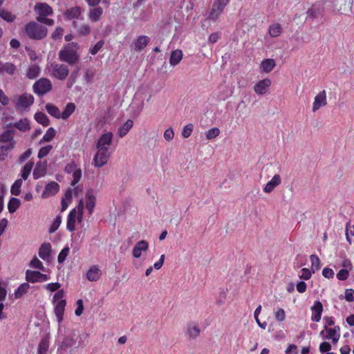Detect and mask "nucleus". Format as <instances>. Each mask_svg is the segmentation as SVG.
<instances>
[{"instance_id": "f257e3e1", "label": "nucleus", "mask_w": 354, "mask_h": 354, "mask_svg": "<svg viewBox=\"0 0 354 354\" xmlns=\"http://www.w3.org/2000/svg\"><path fill=\"white\" fill-rule=\"evenodd\" d=\"M96 198L92 192H87L84 199L80 200L76 207L73 208L68 215L67 221H82L88 218L93 213Z\"/></svg>"}, {"instance_id": "f03ea898", "label": "nucleus", "mask_w": 354, "mask_h": 354, "mask_svg": "<svg viewBox=\"0 0 354 354\" xmlns=\"http://www.w3.org/2000/svg\"><path fill=\"white\" fill-rule=\"evenodd\" d=\"M79 46L77 43H70L64 46L59 52V59L69 64L75 63L79 59L77 50Z\"/></svg>"}, {"instance_id": "7ed1b4c3", "label": "nucleus", "mask_w": 354, "mask_h": 354, "mask_svg": "<svg viewBox=\"0 0 354 354\" xmlns=\"http://www.w3.org/2000/svg\"><path fill=\"white\" fill-rule=\"evenodd\" d=\"M26 35L32 39H41L47 35L48 29L35 21L28 22L24 27Z\"/></svg>"}, {"instance_id": "20e7f679", "label": "nucleus", "mask_w": 354, "mask_h": 354, "mask_svg": "<svg viewBox=\"0 0 354 354\" xmlns=\"http://www.w3.org/2000/svg\"><path fill=\"white\" fill-rule=\"evenodd\" d=\"M49 75L59 80H64L68 75L69 70L66 65L62 64H52L48 66Z\"/></svg>"}, {"instance_id": "39448f33", "label": "nucleus", "mask_w": 354, "mask_h": 354, "mask_svg": "<svg viewBox=\"0 0 354 354\" xmlns=\"http://www.w3.org/2000/svg\"><path fill=\"white\" fill-rule=\"evenodd\" d=\"M82 192V189L79 186L68 188L63 194L61 200V212H64L73 201V196H77Z\"/></svg>"}, {"instance_id": "423d86ee", "label": "nucleus", "mask_w": 354, "mask_h": 354, "mask_svg": "<svg viewBox=\"0 0 354 354\" xmlns=\"http://www.w3.org/2000/svg\"><path fill=\"white\" fill-rule=\"evenodd\" d=\"M113 135L110 131L103 133L97 139L95 145V149L102 151H111L110 147L112 144Z\"/></svg>"}, {"instance_id": "0eeeda50", "label": "nucleus", "mask_w": 354, "mask_h": 354, "mask_svg": "<svg viewBox=\"0 0 354 354\" xmlns=\"http://www.w3.org/2000/svg\"><path fill=\"white\" fill-rule=\"evenodd\" d=\"M228 3L229 0H214L209 12L208 18L213 21L216 20L221 16Z\"/></svg>"}, {"instance_id": "6e6552de", "label": "nucleus", "mask_w": 354, "mask_h": 354, "mask_svg": "<svg viewBox=\"0 0 354 354\" xmlns=\"http://www.w3.org/2000/svg\"><path fill=\"white\" fill-rule=\"evenodd\" d=\"M111 155V151L96 149V152L93 158V166L97 168L104 166L108 162Z\"/></svg>"}, {"instance_id": "1a4fd4ad", "label": "nucleus", "mask_w": 354, "mask_h": 354, "mask_svg": "<svg viewBox=\"0 0 354 354\" xmlns=\"http://www.w3.org/2000/svg\"><path fill=\"white\" fill-rule=\"evenodd\" d=\"M271 85L272 80L266 77L257 81L253 86V90L257 95H264L269 93Z\"/></svg>"}, {"instance_id": "9d476101", "label": "nucleus", "mask_w": 354, "mask_h": 354, "mask_svg": "<svg viewBox=\"0 0 354 354\" xmlns=\"http://www.w3.org/2000/svg\"><path fill=\"white\" fill-rule=\"evenodd\" d=\"M51 89V82L47 78H41L33 84L34 92L39 95H44Z\"/></svg>"}, {"instance_id": "9b49d317", "label": "nucleus", "mask_w": 354, "mask_h": 354, "mask_svg": "<svg viewBox=\"0 0 354 354\" xmlns=\"http://www.w3.org/2000/svg\"><path fill=\"white\" fill-rule=\"evenodd\" d=\"M1 150L13 149L16 142L14 140L13 133L11 131H6L0 135Z\"/></svg>"}, {"instance_id": "f8f14e48", "label": "nucleus", "mask_w": 354, "mask_h": 354, "mask_svg": "<svg viewBox=\"0 0 354 354\" xmlns=\"http://www.w3.org/2000/svg\"><path fill=\"white\" fill-rule=\"evenodd\" d=\"M327 104V94L325 90H322L317 93L313 98L312 104V111L317 112L320 109L324 107Z\"/></svg>"}, {"instance_id": "ddd939ff", "label": "nucleus", "mask_w": 354, "mask_h": 354, "mask_svg": "<svg viewBox=\"0 0 354 354\" xmlns=\"http://www.w3.org/2000/svg\"><path fill=\"white\" fill-rule=\"evenodd\" d=\"M25 279L28 283L44 282L49 279L47 274H43L39 271L27 270Z\"/></svg>"}, {"instance_id": "4468645a", "label": "nucleus", "mask_w": 354, "mask_h": 354, "mask_svg": "<svg viewBox=\"0 0 354 354\" xmlns=\"http://www.w3.org/2000/svg\"><path fill=\"white\" fill-rule=\"evenodd\" d=\"M34 102V97L30 94H23L15 100L16 108L19 110H24L30 106Z\"/></svg>"}, {"instance_id": "2eb2a0df", "label": "nucleus", "mask_w": 354, "mask_h": 354, "mask_svg": "<svg viewBox=\"0 0 354 354\" xmlns=\"http://www.w3.org/2000/svg\"><path fill=\"white\" fill-rule=\"evenodd\" d=\"M65 171L72 175L71 185L73 187L75 186L82 178L81 169L75 164L70 163L66 166Z\"/></svg>"}, {"instance_id": "dca6fc26", "label": "nucleus", "mask_w": 354, "mask_h": 354, "mask_svg": "<svg viewBox=\"0 0 354 354\" xmlns=\"http://www.w3.org/2000/svg\"><path fill=\"white\" fill-rule=\"evenodd\" d=\"M60 189L59 184L56 182L52 181L46 185L41 193V197L46 199L56 195Z\"/></svg>"}, {"instance_id": "f3484780", "label": "nucleus", "mask_w": 354, "mask_h": 354, "mask_svg": "<svg viewBox=\"0 0 354 354\" xmlns=\"http://www.w3.org/2000/svg\"><path fill=\"white\" fill-rule=\"evenodd\" d=\"M34 10L37 15V17H48L51 15L53 12V8L45 3H36Z\"/></svg>"}, {"instance_id": "a211bd4d", "label": "nucleus", "mask_w": 354, "mask_h": 354, "mask_svg": "<svg viewBox=\"0 0 354 354\" xmlns=\"http://www.w3.org/2000/svg\"><path fill=\"white\" fill-rule=\"evenodd\" d=\"M281 183V177L279 174H275L263 187L266 194L272 193Z\"/></svg>"}, {"instance_id": "6ab92c4d", "label": "nucleus", "mask_w": 354, "mask_h": 354, "mask_svg": "<svg viewBox=\"0 0 354 354\" xmlns=\"http://www.w3.org/2000/svg\"><path fill=\"white\" fill-rule=\"evenodd\" d=\"M103 13L104 10L102 8L95 6L89 10L88 19L92 23L97 22L102 19Z\"/></svg>"}, {"instance_id": "aec40b11", "label": "nucleus", "mask_w": 354, "mask_h": 354, "mask_svg": "<svg viewBox=\"0 0 354 354\" xmlns=\"http://www.w3.org/2000/svg\"><path fill=\"white\" fill-rule=\"evenodd\" d=\"M276 66V62L271 58L264 59L259 65V72L261 73L268 74L270 73Z\"/></svg>"}, {"instance_id": "412c9836", "label": "nucleus", "mask_w": 354, "mask_h": 354, "mask_svg": "<svg viewBox=\"0 0 354 354\" xmlns=\"http://www.w3.org/2000/svg\"><path fill=\"white\" fill-rule=\"evenodd\" d=\"M312 316L311 319L313 322H319L322 318L323 312V305L319 301H315L313 306L311 307Z\"/></svg>"}, {"instance_id": "4be33fe9", "label": "nucleus", "mask_w": 354, "mask_h": 354, "mask_svg": "<svg viewBox=\"0 0 354 354\" xmlns=\"http://www.w3.org/2000/svg\"><path fill=\"white\" fill-rule=\"evenodd\" d=\"M149 248V243L146 241H140L135 245L133 248L132 254L134 258H140L142 252H145Z\"/></svg>"}, {"instance_id": "5701e85b", "label": "nucleus", "mask_w": 354, "mask_h": 354, "mask_svg": "<svg viewBox=\"0 0 354 354\" xmlns=\"http://www.w3.org/2000/svg\"><path fill=\"white\" fill-rule=\"evenodd\" d=\"M66 306V301L61 299L55 303L54 312L56 315L58 323H61L63 320L64 313Z\"/></svg>"}, {"instance_id": "b1692460", "label": "nucleus", "mask_w": 354, "mask_h": 354, "mask_svg": "<svg viewBox=\"0 0 354 354\" xmlns=\"http://www.w3.org/2000/svg\"><path fill=\"white\" fill-rule=\"evenodd\" d=\"M324 330L320 332V335L326 339H330L335 336H340V327L335 326L333 328L324 326Z\"/></svg>"}, {"instance_id": "393cba45", "label": "nucleus", "mask_w": 354, "mask_h": 354, "mask_svg": "<svg viewBox=\"0 0 354 354\" xmlns=\"http://www.w3.org/2000/svg\"><path fill=\"white\" fill-rule=\"evenodd\" d=\"M150 41L149 37L145 35H140L133 42V48L135 50L140 51L145 48Z\"/></svg>"}, {"instance_id": "a878e982", "label": "nucleus", "mask_w": 354, "mask_h": 354, "mask_svg": "<svg viewBox=\"0 0 354 354\" xmlns=\"http://www.w3.org/2000/svg\"><path fill=\"white\" fill-rule=\"evenodd\" d=\"M51 245L50 243H44L39 249V257L44 261L48 260L50 257Z\"/></svg>"}, {"instance_id": "bb28decb", "label": "nucleus", "mask_w": 354, "mask_h": 354, "mask_svg": "<svg viewBox=\"0 0 354 354\" xmlns=\"http://www.w3.org/2000/svg\"><path fill=\"white\" fill-rule=\"evenodd\" d=\"M102 275V272L97 266H93L88 270L86 278L89 281H97Z\"/></svg>"}, {"instance_id": "cd10ccee", "label": "nucleus", "mask_w": 354, "mask_h": 354, "mask_svg": "<svg viewBox=\"0 0 354 354\" xmlns=\"http://www.w3.org/2000/svg\"><path fill=\"white\" fill-rule=\"evenodd\" d=\"M183 57V53L181 50L176 49L172 50L169 58V64L171 66L178 65L181 62Z\"/></svg>"}, {"instance_id": "c85d7f7f", "label": "nucleus", "mask_w": 354, "mask_h": 354, "mask_svg": "<svg viewBox=\"0 0 354 354\" xmlns=\"http://www.w3.org/2000/svg\"><path fill=\"white\" fill-rule=\"evenodd\" d=\"M201 330L196 324L190 322L187 324V334L190 339H196L198 336H199Z\"/></svg>"}, {"instance_id": "c756f323", "label": "nucleus", "mask_w": 354, "mask_h": 354, "mask_svg": "<svg viewBox=\"0 0 354 354\" xmlns=\"http://www.w3.org/2000/svg\"><path fill=\"white\" fill-rule=\"evenodd\" d=\"M46 164L41 161L37 163L36 167L33 171V177L35 179H38L46 174Z\"/></svg>"}, {"instance_id": "7c9ffc66", "label": "nucleus", "mask_w": 354, "mask_h": 354, "mask_svg": "<svg viewBox=\"0 0 354 354\" xmlns=\"http://www.w3.org/2000/svg\"><path fill=\"white\" fill-rule=\"evenodd\" d=\"M133 125L132 120H128L118 130L119 137L122 138L126 136Z\"/></svg>"}, {"instance_id": "2f4dec72", "label": "nucleus", "mask_w": 354, "mask_h": 354, "mask_svg": "<svg viewBox=\"0 0 354 354\" xmlns=\"http://www.w3.org/2000/svg\"><path fill=\"white\" fill-rule=\"evenodd\" d=\"M13 127L23 132L28 131L30 129V122L27 118H22L18 122H16L13 124Z\"/></svg>"}, {"instance_id": "473e14b6", "label": "nucleus", "mask_w": 354, "mask_h": 354, "mask_svg": "<svg viewBox=\"0 0 354 354\" xmlns=\"http://www.w3.org/2000/svg\"><path fill=\"white\" fill-rule=\"evenodd\" d=\"M0 17L6 21L11 23L15 20L16 15L3 8H0Z\"/></svg>"}, {"instance_id": "72a5a7b5", "label": "nucleus", "mask_w": 354, "mask_h": 354, "mask_svg": "<svg viewBox=\"0 0 354 354\" xmlns=\"http://www.w3.org/2000/svg\"><path fill=\"white\" fill-rule=\"evenodd\" d=\"M82 14V9L80 7H73L68 9L65 15L68 19H79Z\"/></svg>"}, {"instance_id": "f704fd0d", "label": "nucleus", "mask_w": 354, "mask_h": 354, "mask_svg": "<svg viewBox=\"0 0 354 354\" xmlns=\"http://www.w3.org/2000/svg\"><path fill=\"white\" fill-rule=\"evenodd\" d=\"M282 32L281 26L278 23H274L269 26L268 33L272 37H279Z\"/></svg>"}, {"instance_id": "c9c22d12", "label": "nucleus", "mask_w": 354, "mask_h": 354, "mask_svg": "<svg viewBox=\"0 0 354 354\" xmlns=\"http://www.w3.org/2000/svg\"><path fill=\"white\" fill-rule=\"evenodd\" d=\"M75 105L73 103H68L64 111L61 113V118L63 120L68 119L75 111Z\"/></svg>"}, {"instance_id": "e433bc0d", "label": "nucleus", "mask_w": 354, "mask_h": 354, "mask_svg": "<svg viewBox=\"0 0 354 354\" xmlns=\"http://www.w3.org/2000/svg\"><path fill=\"white\" fill-rule=\"evenodd\" d=\"M30 288V285L28 283H21L18 288L15 291V297L16 299H19V298H21L23 297V295L24 294H26L28 289Z\"/></svg>"}, {"instance_id": "4c0bfd02", "label": "nucleus", "mask_w": 354, "mask_h": 354, "mask_svg": "<svg viewBox=\"0 0 354 354\" xmlns=\"http://www.w3.org/2000/svg\"><path fill=\"white\" fill-rule=\"evenodd\" d=\"M75 345L76 339L73 337H66L61 343L60 348L62 350H66L73 346L77 347Z\"/></svg>"}, {"instance_id": "58836bf2", "label": "nucleus", "mask_w": 354, "mask_h": 354, "mask_svg": "<svg viewBox=\"0 0 354 354\" xmlns=\"http://www.w3.org/2000/svg\"><path fill=\"white\" fill-rule=\"evenodd\" d=\"M15 66L10 63L3 64L0 62V74L8 73L12 75L15 71Z\"/></svg>"}, {"instance_id": "ea45409f", "label": "nucleus", "mask_w": 354, "mask_h": 354, "mask_svg": "<svg viewBox=\"0 0 354 354\" xmlns=\"http://www.w3.org/2000/svg\"><path fill=\"white\" fill-rule=\"evenodd\" d=\"M323 12V8L319 5H313L307 12L308 17L315 18L321 15Z\"/></svg>"}, {"instance_id": "a19ab883", "label": "nucleus", "mask_w": 354, "mask_h": 354, "mask_svg": "<svg viewBox=\"0 0 354 354\" xmlns=\"http://www.w3.org/2000/svg\"><path fill=\"white\" fill-rule=\"evenodd\" d=\"M46 110L53 117L57 119L61 118V112L56 106L52 104H47L46 105Z\"/></svg>"}, {"instance_id": "79ce46f5", "label": "nucleus", "mask_w": 354, "mask_h": 354, "mask_svg": "<svg viewBox=\"0 0 354 354\" xmlns=\"http://www.w3.org/2000/svg\"><path fill=\"white\" fill-rule=\"evenodd\" d=\"M73 26L77 28V31L80 35H88L91 32V27L86 24H84L80 27H77V22L74 21Z\"/></svg>"}, {"instance_id": "37998d69", "label": "nucleus", "mask_w": 354, "mask_h": 354, "mask_svg": "<svg viewBox=\"0 0 354 354\" xmlns=\"http://www.w3.org/2000/svg\"><path fill=\"white\" fill-rule=\"evenodd\" d=\"M40 73V68L37 64H33L29 67L26 72V76L29 79L37 77Z\"/></svg>"}, {"instance_id": "c03bdc74", "label": "nucleus", "mask_w": 354, "mask_h": 354, "mask_svg": "<svg viewBox=\"0 0 354 354\" xmlns=\"http://www.w3.org/2000/svg\"><path fill=\"white\" fill-rule=\"evenodd\" d=\"M55 136V130L53 127H50L46 131V133L41 138L39 142V144H42L44 142H50Z\"/></svg>"}, {"instance_id": "a18cd8bd", "label": "nucleus", "mask_w": 354, "mask_h": 354, "mask_svg": "<svg viewBox=\"0 0 354 354\" xmlns=\"http://www.w3.org/2000/svg\"><path fill=\"white\" fill-rule=\"evenodd\" d=\"M34 118L38 123L42 124L43 126H48L49 124V120L47 115L44 113H36Z\"/></svg>"}, {"instance_id": "49530a36", "label": "nucleus", "mask_w": 354, "mask_h": 354, "mask_svg": "<svg viewBox=\"0 0 354 354\" xmlns=\"http://www.w3.org/2000/svg\"><path fill=\"white\" fill-rule=\"evenodd\" d=\"M49 347V342L46 338H42L39 344L38 354H46Z\"/></svg>"}, {"instance_id": "de8ad7c7", "label": "nucleus", "mask_w": 354, "mask_h": 354, "mask_svg": "<svg viewBox=\"0 0 354 354\" xmlns=\"http://www.w3.org/2000/svg\"><path fill=\"white\" fill-rule=\"evenodd\" d=\"M22 183V179H18L13 183L10 189V192L12 195L18 196L20 194Z\"/></svg>"}, {"instance_id": "09e8293b", "label": "nucleus", "mask_w": 354, "mask_h": 354, "mask_svg": "<svg viewBox=\"0 0 354 354\" xmlns=\"http://www.w3.org/2000/svg\"><path fill=\"white\" fill-rule=\"evenodd\" d=\"M33 167V163L29 162L26 163L21 169V174L22 177V180H26L28 177Z\"/></svg>"}, {"instance_id": "8fccbe9b", "label": "nucleus", "mask_w": 354, "mask_h": 354, "mask_svg": "<svg viewBox=\"0 0 354 354\" xmlns=\"http://www.w3.org/2000/svg\"><path fill=\"white\" fill-rule=\"evenodd\" d=\"M220 129L217 127H213L209 129L206 133L205 136L207 140H213L218 137L220 134Z\"/></svg>"}, {"instance_id": "3c124183", "label": "nucleus", "mask_w": 354, "mask_h": 354, "mask_svg": "<svg viewBox=\"0 0 354 354\" xmlns=\"http://www.w3.org/2000/svg\"><path fill=\"white\" fill-rule=\"evenodd\" d=\"M20 201L17 198H12L8 204V208L10 212H14L17 210V209L19 207Z\"/></svg>"}, {"instance_id": "603ef678", "label": "nucleus", "mask_w": 354, "mask_h": 354, "mask_svg": "<svg viewBox=\"0 0 354 354\" xmlns=\"http://www.w3.org/2000/svg\"><path fill=\"white\" fill-rule=\"evenodd\" d=\"M30 266L42 271L45 270V268L42 262L35 257L30 262Z\"/></svg>"}, {"instance_id": "864d4df0", "label": "nucleus", "mask_w": 354, "mask_h": 354, "mask_svg": "<svg viewBox=\"0 0 354 354\" xmlns=\"http://www.w3.org/2000/svg\"><path fill=\"white\" fill-rule=\"evenodd\" d=\"M193 129H194V126L192 124H188L184 126L182 129V133H181L182 136L185 138H189L191 136V134L193 131Z\"/></svg>"}, {"instance_id": "5fc2aeb1", "label": "nucleus", "mask_w": 354, "mask_h": 354, "mask_svg": "<svg viewBox=\"0 0 354 354\" xmlns=\"http://www.w3.org/2000/svg\"><path fill=\"white\" fill-rule=\"evenodd\" d=\"M69 248L68 247L64 248L58 254L57 261L59 263H62L66 257L68 255Z\"/></svg>"}, {"instance_id": "6e6d98bb", "label": "nucleus", "mask_w": 354, "mask_h": 354, "mask_svg": "<svg viewBox=\"0 0 354 354\" xmlns=\"http://www.w3.org/2000/svg\"><path fill=\"white\" fill-rule=\"evenodd\" d=\"M349 270L348 269L342 268L337 273V278L339 281H345L348 278Z\"/></svg>"}, {"instance_id": "4d7b16f0", "label": "nucleus", "mask_w": 354, "mask_h": 354, "mask_svg": "<svg viewBox=\"0 0 354 354\" xmlns=\"http://www.w3.org/2000/svg\"><path fill=\"white\" fill-rule=\"evenodd\" d=\"M274 317L277 321L278 322H283L286 319V313L283 308H278L274 312Z\"/></svg>"}, {"instance_id": "13d9d810", "label": "nucleus", "mask_w": 354, "mask_h": 354, "mask_svg": "<svg viewBox=\"0 0 354 354\" xmlns=\"http://www.w3.org/2000/svg\"><path fill=\"white\" fill-rule=\"evenodd\" d=\"M52 148L53 147L51 145H48L41 148L38 152V158L39 159H41L44 157L46 156L49 153Z\"/></svg>"}, {"instance_id": "bf43d9fd", "label": "nucleus", "mask_w": 354, "mask_h": 354, "mask_svg": "<svg viewBox=\"0 0 354 354\" xmlns=\"http://www.w3.org/2000/svg\"><path fill=\"white\" fill-rule=\"evenodd\" d=\"M331 345L328 342H323L319 346V350L322 353H330L329 351L331 350Z\"/></svg>"}, {"instance_id": "052dcab7", "label": "nucleus", "mask_w": 354, "mask_h": 354, "mask_svg": "<svg viewBox=\"0 0 354 354\" xmlns=\"http://www.w3.org/2000/svg\"><path fill=\"white\" fill-rule=\"evenodd\" d=\"M312 273L310 270L308 268H302L301 270V274L299 277L304 280H308L311 277Z\"/></svg>"}, {"instance_id": "680f3d73", "label": "nucleus", "mask_w": 354, "mask_h": 354, "mask_svg": "<svg viewBox=\"0 0 354 354\" xmlns=\"http://www.w3.org/2000/svg\"><path fill=\"white\" fill-rule=\"evenodd\" d=\"M164 138L167 141H171L174 137V132L172 128H168L164 131Z\"/></svg>"}, {"instance_id": "e2e57ef3", "label": "nucleus", "mask_w": 354, "mask_h": 354, "mask_svg": "<svg viewBox=\"0 0 354 354\" xmlns=\"http://www.w3.org/2000/svg\"><path fill=\"white\" fill-rule=\"evenodd\" d=\"M104 41H99L97 44H95L93 47H91L89 50L91 54L95 55L103 46Z\"/></svg>"}, {"instance_id": "0e129e2a", "label": "nucleus", "mask_w": 354, "mask_h": 354, "mask_svg": "<svg viewBox=\"0 0 354 354\" xmlns=\"http://www.w3.org/2000/svg\"><path fill=\"white\" fill-rule=\"evenodd\" d=\"M61 284L58 282L49 283L45 286V288L50 292H55L59 290Z\"/></svg>"}, {"instance_id": "69168bd1", "label": "nucleus", "mask_w": 354, "mask_h": 354, "mask_svg": "<svg viewBox=\"0 0 354 354\" xmlns=\"http://www.w3.org/2000/svg\"><path fill=\"white\" fill-rule=\"evenodd\" d=\"M354 236V223L353 225H351V223H346V235L347 240L351 242L348 235Z\"/></svg>"}, {"instance_id": "338daca9", "label": "nucleus", "mask_w": 354, "mask_h": 354, "mask_svg": "<svg viewBox=\"0 0 354 354\" xmlns=\"http://www.w3.org/2000/svg\"><path fill=\"white\" fill-rule=\"evenodd\" d=\"M37 21L38 22H40V23H42V24H44L48 26H52L54 25L55 24V21L53 19H48V18H46V17H37L36 18Z\"/></svg>"}, {"instance_id": "774afa93", "label": "nucleus", "mask_w": 354, "mask_h": 354, "mask_svg": "<svg viewBox=\"0 0 354 354\" xmlns=\"http://www.w3.org/2000/svg\"><path fill=\"white\" fill-rule=\"evenodd\" d=\"M345 299L349 302L354 301V290L353 289L350 288V289L346 290Z\"/></svg>"}]
</instances>
